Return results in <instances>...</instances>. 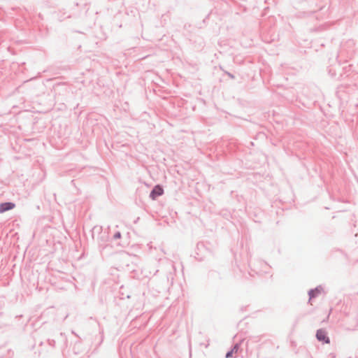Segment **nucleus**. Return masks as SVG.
Here are the masks:
<instances>
[{"label": "nucleus", "instance_id": "22", "mask_svg": "<svg viewBox=\"0 0 358 358\" xmlns=\"http://www.w3.org/2000/svg\"><path fill=\"white\" fill-rule=\"evenodd\" d=\"M41 346L43 345V342H41L40 344H39Z\"/></svg>", "mask_w": 358, "mask_h": 358}, {"label": "nucleus", "instance_id": "14", "mask_svg": "<svg viewBox=\"0 0 358 358\" xmlns=\"http://www.w3.org/2000/svg\"><path fill=\"white\" fill-rule=\"evenodd\" d=\"M121 237H122L121 232H120V231H116V232L113 234V240H117V239H120Z\"/></svg>", "mask_w": 358, "mask_h": 358}, {"label": "nucleus", "instance_id": "1", "mask_svg": "<svg viewBox=\"0 0 358 358\" xmlns=\"http://www.w3.org/2000/svg\"><path fill=\"white\" fill-rule=\"evenodd\" d=\"M322 1L323 0H301L299 2L301 7L306 10L299 11L296 16L299 18H303L313 15L317 10L323 8Z\"/></svg>", "mask_w": 358, "mask_h": 358}, {"label": "nucleus", "instance_id": "7", "mask_svg": "<svg viewBox=\"0 0 358 358\" xmlns=\"http://www.w3.org/2000/svg\"><path fill=\"white\" fill-rule=\"evenodd\" d=\"M315 336L317 340L321 342L322 344L330 343V338L328 336L327 331L324 329H317L316 331Z\"/></svg>", "mask_w": 358, "mask_h": 358}, {"label": "nucleus", "instance_id": "19", "mask_svg": "<svg viewBox=\"0 0 358 358\" xmlns=\"http://www.w3.org/2000/svg\"><path fill=\"white\" fill-rule=\"evenodd\" d=\"M99 332L100 334H101V342L103 341V329H99Z\"/></svg>", "mask_w": 358, "mask_h": 358}, {"label": "nucleus", "instance_id": "11", "mask_svg": "<svg viewBox=\"0 0 358 358\" xmlns=\"http://www.w3.org/2000/svg\"><path fill=\"white\" fill-rule=\"evenodd\" d=\"M241 347V343H235L232 348L227 352L225 355L226 358H231L234 353H237Z\"/></svg>", "mask_w": 358, "mask_h": 358}, {"label": "nucleus", "instance_id": "8", "mask_svg": "<svg viewBox=\"0 0 358 358\" xmlns=\"http://www.w3.org/2000/svg\"><path fill=\"white\" fill-rule=\"evenodd\" d=\"M164 188H163L162 185H156L153 187V188L150 191L149 197L152 200H155V199H157V198L162 196L164 194Z\"/></svg>", "mask_w": 358, "mask_h": 358}, {"label": "nucleus", "instance_id": "15", "mask_svg": "<svg viewBox=\"0 0 358 358\" xmlns=\"http://www.w3.org/2000/svg\"><path fill=\"white\" fill-rule=\"evenodd\" d=\"M220 69L224 71V73L227 75L231 79H235V76L232 73H231L230 72H228L227 71H224L222 68V66H220Z\"/></svg>", "mask_w": 358, "mask_h": 358}, {"label": "nucleus", "instance_id": "2", "mask_svg": "<svg viewBox=\"0 0 358 358\" xmlns=\"http://www.w3.org/2000/svg\"><path fill=\"white\" fill-rule=\"evenodd\" d=\"M212 253L210 243L199 242L196 246L194 257L201 262L211 255Z\"/></svg>", "mask_w": 358, "mask_h": 358}, {"label": "nucleus", "instance_id": "6", "mask_svg": "<svg viewBox=\"0 0 358 358\" xmlns=\"http://www.w3.org/2000/svg\"><path fill=\"white\" fill-rule=\"evenodd\" d=\"M57 336V344L62 350L63 355H65L67 348V338L65 334L61 332Z\"/></svg>", "mask_w": 358, "mask_h": 358}, {"label": "nucleus", "instance_id": "20", "mask_svg": "<svg viewBox=\"0 0 358 358\" xmlns=\"http://www.w3.org/2000/svg\"><path fill=\"white\" fill-rule=\"evenodd\" d=\"M216 273H217V272L215 271H210L209 272V275L213 276L214 274H216Z\"/></svg>", "mask_w": 358, "mask_h": 358}, {"label": "nucleus", "instance_id": "18", "mask_svg": "<svg viewBox=\"0 0 358 358\" xmlns=\"http://www.w3.org/2000/svg\"><path fill=\"white\" fill-rule=\"evenodd\" d=\"M347 43H348V44L349 45H355V42H354V41L352 39L349 40Z\"/></svg>", "mask_w": 358, "mask_h": 358}, {"label": "nucleus", "instance_id": "21", "mask_svg": "<svg viewBox=\"0 0 358 358\" xmlns=\"http://www.w3.org/2000/svg\"><path fill=\"white\" fill-rule=\"evenodd\" d=\"M330 356H331L332 358L336 357V355L334 353H330Z\"/></svg>", "mask_w": 358, "mask_h": 358}, {"label": "nucleus", "instance_id": "5", "mask_svg": "<svg viewBox=\"0 0 358 358\" xmlns=\"http://www.w3.org/2000/svg\"><path fill=\"white\" fill-rule=\"evenodd\" d=\"M66 352L68 353L71 358H76L78 355L84 353L85 350L83 348L82 343L80 341H77L74 343L72 349L68 350Z\"/></svg>", "mask_w": 358, "mask_h": 358}, {"label": "nucleus", "instance_id": "4", "mask_svg": "<svg viewBox=\"0 0 358 358\" xmlns=\"http://www.w3.org/2000/svg\"><path fill=\"white\" fill-rule=\"evenodd\" d=\"M53 91L55 96H65L70 92L68 85L64 83H59L53 86Z\"/></svg>", "mask_w": 358, "mask_h": 358}, {"label": "nucleus", "instance_id": "12", "mask_svg": "<svg viewBox=\"0 0 358 358\" xmlns=\"http://www.w3.org/2000/svg\"><path fill=\"white\" fill-rule=\"evenodd\" d=\"M57 344V336L55 338H48L47 341V345L51 348H55Z\"/></svg>", "mask_w": 358, "mask_h": 358}, {"label": "nucleus", "instance_id": "13", "mask_svg": "<svg viewBox=\"0 0 358 358\" xmlns=\"http://www.w3.org/2000/svg\"><path fill=\"white\" fill-rule=\"evenodd\" d=\"M328 73L331 78H335L336 76V71L334 68L330 67L328 70Z\"/></svg>", "mask_w": 358, "mask_h": 358}, {"label": "nucleus", "instance_id": "3", "mask_svg": "<svg viewBox=\"0 0 358 358\" xmlns=\"http://www.w3.org/2000/svg\"><path fill=\"white\" fill-rule=\"evenodd\" d=\"M99 233L97 241L100 247L103 245L109 240L108 233L107 231H102V227L95 226L92 229V236L94 238V233Z\"/></svg>", "mask_w": 358, "mask_h": 358}, {"label": "nucleus", "instance_id": "10", "mask_svg": "<svg viewBox=\"0 0 358 358\" xmlns=\"http://www.w3.org/2000/svg\"><path fill=\"white\" fill-rule=\"evenodd\" d=\"M15 207V203L12 201H6L0 203V213H6L8 210L13 209Z\"/></svg>", "mask_w": 358, "mask_h": 358}, {"label": "nucleus", "instance_id": "16", "mask_svg": "<svg viewBox=\"0 0 358 358\" xmlns=\"http://www.w3.org/2000/svg\"><path fill=\"white\" fill-rule=\"evenodd\" d=\"M323 29H324V25H321V26H319L317 27H315V28L311 29V31H322Z\"/></svg>", "mask_w": 358, "mask_h": 358}, {"label": "nucleus", "instance_id": "9", "mask_svg": "<svg viewBox=\"0 0 358 358\" xmlns=\"http://www.w3.org/2000/svg\"><path fill=\"white\" fill-rule=\"evenodd\" d=\"M323 291L324 289L322 285H317L316 287L309 289L308 292V303H310L312 299L317 298Z\"/></svg>", "mask_w": 358, "mask_h": 358}, {"label": "nucleus", "instance_id": "17", "mask_svg": "<svg viewBox=\"0 0 358 358\" xmlns=\"http://www.w3.org/2000/svg\"><path fill=\"white\" fill-rule=\"evenodd\" d=\"M351 69V65H348V66H345L343 68V71H345V73H348Z\"/></svg>", "mask_w": 358, "mask_h": 358}]
</instances>
